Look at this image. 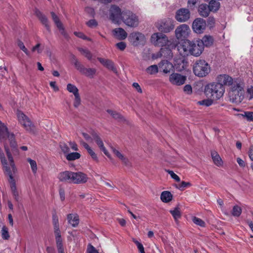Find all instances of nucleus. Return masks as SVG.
<instances>
[{
    "label": "nucleus",
    "mask_w": 253,
    "mask_h": 253,
    "mask_svg": "<svg viewBox=\"0 0 253 253\" xmlns=\"http://www.w3.org/2000/svg\"><path fill=\"white\" fill-rule=\"evenodd\" d=\"M5 151L8 158L9 165L7 164L6 160L4 157L3 153L0 150V158L1 163L3 165L5 173L9 176L8 181L10 183L11 190L13 196L16 201H18L19 199L18 192L17 190L15 181L13 178V175L16 172L17 169L15 167L13 157L9 151L8 148L5 146Z\"/></svg>",
    "instance_id": "f257e3e1"
},
{
    "label": "nucleus",
    "mask_w": 253,
    "mask_h": 253,
    "mask_svg": "<svg viewBox=\"0 0 253 253\" xmlns=\"http://www.w3.org/2000/svg\"><path fill=\"white\" fill-rule=\"evenodd\" d=\"M199 42V40L196 42L188 40L185 41L178 46V51L183 56L192 55L195 56H199L204 50L202 43Z\"/></svg>",
    "instance_id": "f03ea898"
},
{
    "label": "nucleus",
    "mask_w": 253,
    "mask_h": 253,
    "mask_svg": "<svg viewBox=\"0 0 253 253\" xmlns=\"http://www.w3.org/2000/svg\"><path fill=\"white\" fill-rule=\"evenodd\" d=\"M244 84L242 82L236 81L234 84L230 88L228 92L229 100L232 103H239L244 99Z\"/></svg>",
    "instance_id": "7ed1b4c3"
},
{
    "label": "nucleus",
    "mask_w": 253,
    "mask_h": 253,
    "mask_svg": "<svg viewBox=\"0 0 253 253\" xmlns=\"http://www.w3.org/2000/svg\"><path fill=\"white\" fill-rule=\"evenodd\" d=\"M225 88L221 84L216 83H211L205 87L206 95L213 99H218L224 94Z\"/></svg>",
    "instance_id": "20e7f679"
},
{
    "label": "nucleus",
    "mask_w": 253,
    "mask_h": 253,
    "mask_svg": "<svg viewBox=\"0 0 253 253\" xmlns=\"http://www.w3.org/2000/svg\"><path fill=\"white\" fill-rule=\"evenodd\" d=\"M211 67L209 64L204 60H198L193 66V72L195 75L199 77L206 76L210 72Z\"/></svg>",
    "instance_id": "39448f33"
},
{
    "label": "nucleus",
    "mask_w": 253,
    "mask_h": 253,
    "mask_svg": "<svg viewBox=\"0 0 253 253\" xmlns=\"http://www.w3.org/2000/svg\"><path fill=\"white\" fill-rule=\"evenodd\" d=\"M151 42L155 46L163 47L168 45L169 41L166 35L162 33H155L151 37Z\"/></svg>",
    "instance_id": "423d86ee"
},
{
    "label": "nucleus",
    "mask_w": 253,
    "mask_h": 253,
    "mask_svg": "<svg viewBox=\"0 0 253 253\" xmlns=\"http://www.w3.org/2000/svg\"><path fill=\"white\" fill-rule=\"evenodd\" d=\"M122 20L128 26L136 27L138 20L136 15L130 11H126L122 14Z\"/></svg>",
    "instance_id": "0eeeda50"
},
{
    "label": "nucleus",
    "mask_w": 253,
    "mask_h": 253,
    "mask_svg": "<svg viewBox=\"0 0 253 253\" xmlns=\"http://www.w3.org/2000/svg\"><path fill=\"white\" fill-rule=\"evenodd\" d=\"M157 27L162 33H169L174 29L173 21L169 18L164 19L157 23Z\"/></svg>",
    "instance_id": "6e6552de"
},
{
    "label": "nucleus",
    "mask_w": 253,
    "mask_h": 253,
    "mask_svg": "<svg viewBox=\"0 0 253 253\" xmlns=\"http://www.w3.org/2000/svg\"><path fill=\"white\" fill-rule=\"evenodd\" d=\"M191 30L186 24H182L178 26L175 31L176 38L178 40H184L189 36Z\"/></svg>",
    "instance_id": "1a4fd4ad"
},
{
    "label": "nucleus",
    "mask_w": 253,
    "mask_h": 253,
    "mask_svg": "<svg viewBox=\"0 0 253 253\" xmlns=\"http://www.w3.org/2000/svg\"><path fill=\"white\" fill-rule=\"evenodd\" d=\"M216 81L218 84L222 86H228L230 87L234 84L236 81H239L238 79L234 80L231 77L227 74H222L217 77Z\"/></svg>",
    "instance_id": "9d476101"
},
{
    "label": "nucleus",
    "mask_w": 253,
    "mask_h": 253,
    "mask_svg": "<svg viewBox=\"0 0 253 253\" xmlns=\"http://www.w3.org/2000/svg\"><path fill=\"white\" fill-rule=\"evenodd\" d=\"M190 17V12L188 9L181 8L177 10L175 14V19L179 22H185Z\"/></svg>",
    "instance_id": "9b49d317"
},
{
    "label": "nucleus",
    "mask_w": 253,
    "mask_h": 253,
    "mask_svg": "<svg viewBox=\"0 0 253 253\" xmlns=\"http://www.w3.org/2000/svg\"><path fill=\"white\" fill-rule=\"evenodd\" d=\"M206 27V21L201 18H198L194 20L192 23L193 30L198 34H201L204 32Z\"/></svg>",
    "instance_id": "f8f14e48"
},
{
    "label": "nucleus",
    "mask_w": 253,
    "mask_h": 253,
    "mask_svg": "<svg viewBox=\"0 0 253 253\" xmlns=\"http://www.w3.org/2000/svg\"><path fill=\"white\" fill-rule=\"evenodd\" d=\"M186 77L178 73H172L169 76V81L173 84L181 85L183 84Z\"/></svg>",
    "instance_id": "ddd939ff"
},
{
    "label": "nucleus",
    "mask_w": 253,
    "mask_h": 253,
    "mask_svg": "<svg viewBox=\"0 0 253 253\" xmlns=\"http://www.w3.org/2000/svg\"><path fill=\"white\" fill-rule=\"evenodd\" d=\"M124 12H121L118 6L112 5L110 9V18L113 21L118 22L120 19H122V14Z\"/></svg>",
    "instance_id": "4468645a"
},
{
    "label": "nucleus",
    "mask_w": 253,
    "mask_h": 253,
    "mask_svg": "<svg viewBox=\"0 0 253 253\" xmlns=\"http://www.w3.org/2000/svg\"><path fill=\"white\" fill-rule=\"evenodd\" d=\"M91 136L92 137V140L95 141L100 149L104 152L106 156L111 160L112 157L111 155L104 147L103 142L98 134L95 132H93L91 133Z\"/></svg>",
    "instance_id": "2eb2a0df"
},
{
    "label": "nucleus",
    "mask_w": 253,
    "mask_h": 253,
    "mask_svg": "<svg viewBox=\"0 0 253 253\" xmlns=\"http://www.w3.org/2000/svg\"><path fill=\"white\" fill-rule=\"evenodd\" d=\"M74 172L71 171H65L58 174V178L60 181L73 183Z\"/></svg>",
    "instance_id": "dca6fc26"
},
{
    "label": "nucleus",
    "mask_w": 253,
    "mask_h": 253,
    "mask_svg": "<svg viewBox=\"0 0 253 253\" xmlns=\"http://www.w3.org/2000/svg\"><path fill=\"white\" fill-rule=\"evenodd\" d=\"M80 73L85 76L93 78L96 73V69L93 68H85L83 64L77 70Z\"/></svg>",
    "instance_id": "f3484780"
},
{
    "label": "nucleus",
    "mask_w": 253,
    "mask_h": 253,
    "mask_svg": "<svg viewBox=\"0 0 253 253\" xmlns=\"http://www.w3.org/2000/svg\"><path fill=\"white\" fill-rule=\"evenodd\" d=\"M129 38L131 42L134 46H137L140 42L144 41L145 40L144 35L139 32L131 33Z\"/></svg>",
    "instance_id": "a211bd4d"
},
{
    "label": "nucleus",
    "mask_w": 253,
    "mask_h": 253,
    "mask_svg": "<svg viewBox=\"0 0 253 253\" xmlns=\"http://www.w3.org/2000/svg\"><path fill=\"white\" fill-rule=\"evenodd\" d=\"M87 175L82 172H74L73 183L74 184L84 183L87 181Z\"/></svg>",
    "instance_id": "6ab92c4d"
},
{
    "label": "nucleus",
    "mask_w": 253,
    "mask_h": 253,
    "mask_svg": "<svg viewBox=\"0 0 253 253\" xmlns=\"http://www.w3.org/2000/svg\"><path fill=\"white\" fill-rule=\"evenodd\" d=\"M35 14L41 22L45 26L47 30L50 31V26L48 24V20L46 16L38 9L35 8Z\"/></svg>",
    "instance_id": "aec40b11"
},
{
    "label": "nucleus",
    "mask_w": 253,
    "mask_h": 253,
    "mask_svg": "<svg viewBox=\"0 0 253 253\" xmlns=\"http://www.w3.org/2000/svg\"><path fill=\"white\" fill-rule=\"evenodd\" d=\"M97 59L104 67L115 73H117V70L115 67L114 63L112 61L100 57H98Z\"/></svg>",
    "instance_id": "412c9836"
},
{
    "label": "nucleus",
    "mask_w": 253,
    "mask_h": 253,
    "mask_svg": "<svg viewBox=\"0 0 253 253\" xmlns=\"http://www.w3.org/2000/svg\"><path fill=\"white\" fill-rule=\"evenodd\" d=\"M52 223L54 228L55 237L57 238L61 237V232L59 229L58 217L55 213L52 214Z\"/></svg>",
    "instance_id": "4be33fe9"
},
{
    "label": "nucleus",
    "mask_w": 253,
    "mask_h": 253,
    "mask_svg": "<svg viewBox=\"0 0 253 253\" xmlns=\"http://www.w3.org/2000/svg\"><path fill=\"white\" fill-rule=\"evenodd\" d=\"M159 67L165 73H169L173 68V65L168 60H163L159 64Z\"/></svg>",
    "instance_id": "5701e85b"
},
{
    "label": "nucleus",
    "mask_w": 253,
    "mask_h": 253,
    "mask_svg": "<svg viewBox=\"0 0 253 253\" xmlns=\"http://www.w3.org/2000/svg\"><path fill=\"white\" fill-rule=\"evenodd\" d=\"M162 57L168 59L171 58L172 57L171 50L166 46L161 48L160 51L158 53V57Z\"/></svg>",
    "instance_id": "b1692460"
},
{
    "label": "nucleus",
    "mask_w": 253,
    "mask_h": 253,
    "mask_svg": "<svg viewBox=\"0 0 253 253\" xmlns=\"http://www.w3.org/2000/svg\"><path fill=\"white\" fill-rule=\"evenodd\" d=\"M198 12L199 14L203 17H207L211 11L208 5L205 3L201 4L198 7Z\"/></svg>",
    "instance_id": "393cba45"
},
{
    "label": "nucleus",
    "mask_w": 253,
    "mask_h": 253,
    "mask_svg": "<svg viewBox=\"0 0 253 253\" xmlns=\"http://www.w3.org/2000/svg\"><path fill=\"white\" fill-rule=\"evenodd\" d=\"M113 34L114 37L121 40L125 39L127 37L126 32L121 28H116L113 30Z\"/></svg>",
    "instance_id": "a878e982"
},
{
    "label": "nucleus",
    "mask_w": 253,
    "mask_h": 253,
    "mask_svg": "<svg viewBox=\"0 0 253 253\" xmlns=\"http://www.w3.org/2000/svg\"><path fill=\"white\" fill-rule=\"evenodd\" d=\"M111 149L115 156L117 157L120 160H121L125 165H129V162L127 158L125 157L118 150L116 149L113 147H111Z\"/></svg>",
    "instance_id": "bb28decb"
},
{
    "label": "nucleus",
    "mask_w": 253,
    "mask_h": 253,
    "mask_svg": "<svg viewBox=\"0 0 253 253\" xmlns=\"http://www.w3.org/2000/svg\"><path fill=\"white\" fill-rule=\"evenodd\" d=\"M16 115L19 123L23 126H24V124H25V123H28L29 124V118L22 111L17 110Z\"/></svg>",
    "instance_id": "cd10ccee"
},
{
    "label": "nucleus",
    "mask_w": 253,
    "mask_h": 253,
    "mask_svg": "<svg viewBox=\"0 0 253 253\" xmlns=\"http://www.w3.org/2000/svg\"><path fill=\"white\" fill-rule=\"evenodd\" d=\"M50 13L52 19L53 20L55 25H56L57 27L61 31V33L63 34L64 32V29L62 23L60 21L58 17L53 12H51Z\"/></svg>",
    "instance_id": "c85d7f7f"
},
{
    "label": "nucleus",
    "mask_w": 253,
    "mask_h": 253,
    "mask_svg": "<svg viewBox=\"0 0 253 253\" xmlns=\"http://www.w3.org/2000/svg\"><path fill=\"white\" fill-rule=\"evenodd\" d=\"M67 219L69 224L73 227H76L79 223V216L77 215L69 214Z\"/></svg>",
    "instance_id": "c756f323"
},
{
    "label": "nucleus",
    "mask_w": 253,
    "mask_h": 253,
    "mask_svg": "<svg viewBox=\"0 0 253 253\" xmlns=\"http://www.w3.org/2000/svg\"><path fill=\"white\" fill-rule=\"evenodd\" d=\"M211 156L214 164L217 166H220L222 165L223 162L217 152L213 151L211 152Z\"/></svg>",
    "instance_id": "7c9ffc66"
},
{
    "label": "nucleus",
    "mask_w": 253,
    "mask_h": 253,
    "mask_svg": "<svg viewBox=\"0 0 253 253\" xmlns=\"http://www.w3.org/2000/svg\"><path fill=\"white\" fill-rule=\"evenodd\" d=\"M202 46H210L213 43V39L211 36H205L201 40H199Z\"/></svg>",
    "instance_id": "2f4dec72"
},
{
    "label": "nucleus",
    "mask_w": 253,
    "mask_h": 253,
    "mask_svg": "<svg viewBox=\"0 0 253 253\" xmlns=\"http://www.w3.org/2000/svg\"><path fill=\"white\" fill-rule=\"evenodd\" d=\"M220 2L216 0H210L209 2V7L212 12H216L220 8Z\"/></svg>",
    "instance_id": "473e14b6"
},
{
    "label": "nucleus",
    "mask_w": 253,
    "mask_h": 253,
    "mask_svg": "<svg viewBox=\"0 0 253 253\" xmlns=\"http://www.w3.org/2000/svg\"><path fill=\"white\" fill-rule=\"evenodd\" d=\"M10 134L8 131L7 128L3 123L0 125V138L5 139Z\"/></svg>",
    "instance_id": "72a5a7b5"
},
{
    "label": "nucleus",
    "mask_w": 253,
    "mask_h": 253,
    "mask_svg": "<svg viewBox=\"0 0 253 253\" xmlns=\"http://www.w3.org/2000/svg\"><path fill=\"white\" fill-rule=\"evenodd\" d=\"M172 196L169 191H163L161 195V199L163 202L168 203L172 199Z\"/></svg>",
    "instance_id": "f704fd0d"
},
{
    "label": "nucleus",
    "mask_w": 253,
    "mask_h": 253,
    "mask_svg": "<svg viewBox=\"0 0 253 253\" xmlns=\"http://www.w3.org/2000/svg\"><path fill=\"white\" fill-rule=\"evenodd\" d=\"M23 127L28 132L30 133H35L36 132L35 126L30 119L29 124L28 123H25V124H24Z\"/></svg>",
    "instance_id": "c9c22d12"
},
{
    "label": "nucleus",
    "mask_w": 253,
    "mask_h": 253,
    "mask_svg": "<svg viewBox=\"0 0 253 253\" xmlns=\"http://www.w3.org/2000/svg\"><path fill=\"white\" fill-rule=\"evenodd\" d=\"M169 212L172 214L176 222H177L178 219L181 216L180 209L178 207H175L173 210H170Z\"/></svg>",
    "instance_id": "e433bc0d"
},
{
    "label": "nucleus",
    "mask_w": 253,
    "mask_h": 253,
    "mask_svg": "<svg viewBox=\"0 0 253 253\" xmlns=\"http://www.w3.org/2000/svg\"><path fill=\"white\" fill-rule=\"evenodd\" d=\"M55 240L58 253H65L61 237L55 238Z\"/></svg>",
    "instance_id": "4c0bfd02"
},
{
    "label": "nucleus",
    "mask_w": 253,
    "mask_h": 253,
    "mask_svg": "<svg viewBox=\"0 0 253 253\" xmlns=\"http://www.w3.org/2000/svg\"><path fill=\"white\" fill-rule=\"evenodd\" d=\"M107 112L108 113L110 114V115L114 119L116 120H118L119 121H122L124 120V119L123 116H122L121 115H120L119 113L116 112V111H114L111 110H107Z\"/></svg>",
    "instance_id": "58836bf2"
},
{
    "label": "nucleus",
    "mask_w": 253,
    "mask_h": 253,
    "mask_svg": "<svg viewBox=\"0 0 253 253\" xmlns=\"http://www.w3.org/2000/svg\"><path fill=\"white\" fill-rule=\"evenodd\" d=\"M146 72L149 75L156 74L158 72V67L156 65H151L146 68Z\"/></svg>",
    "instance_id": "ea45409f"
},
{
    "label": "nucleus",
    "mask_w": 253,
    "mask_h": 253,
    "mask_svg": "<svg viewBox=\"0 0 253 253\" xmlns=\"http://www.w3.org/2000/svg\"><path fill=\"white\" fill-rule=\"evenodd\" d=\"M67 89L69 92L73 93L74 96L79 94V89L74 84H68L67 85Z\"/></svg>",
    "instance_id": "a19ab883"
},
{
    "label": "nucleus",
    "mask_w": 253,
    "mask_h": 253,
    "mask_svg": "<svg viewBox=\"0 0 253 253\" xmlns=\"http://www.w3.org/2000/svg\"><path fill=\"white\" fill-rule=\"evenodd\" d=\"M78 49L83 55H84L88 60H90L92 59V55L88 49H84L81 47H79Z\"/></svg>",
    "instance_id": "79ce46f5"
},
{
    "label": "nucleus",
    "mask_w": 253,
    "mask_h": 253,
    "mask_svg": "<svg viewBox=\"0 0 253 253\" xmlns=\"http://www.w3.org/2000/svg\"><path fill=\"white\" fill-rule=\"evenodd\" d=\"M81 155L77 152H73L68 154L66 155V159L68 161H74L80 158Z\"/></svg>",
    "instance_id": "37998d69"
},
{
    "label": "nucleus",
    "mask_w": 253,
    "mask_h": 253,
    "mask_svg": "<svg viewBox=\"0 0 253 253\" xmlns=\"http://www.w3.org/2000/svg\"><path fill=\"white\" fill-rule=\"evenodd\" d=\"M187 62H184L183 60L179 61V63L175 64V66L176 69L179 71H181L184 69L186 67Z\"/></svg>",
    "instance_id": "c03bdc74"
},
{
    "label": "nucleus",
    "mask_w": 253,
    "mask_h": 253,
    "mask_svg": "<svg viewBox=\"0 0 253 253\" xmlns=\"http://www.w3.org/2000/svg\"><path fill=\"white\" fill-rule=\"evenodd\" d=\"M1 237L4 240H8L9 238V234L8 228L6 226H3L1 231Z\"/></svg>",
    "instance_id": "a18cd8bd"
},
{
    "label": "nucleus",
    "mask_w": 253,
    "mask_h": 253,
    "mask_svg": "<svg viewBox=\"0 0 253 253\" xmlns=\"http://www.w3.org/2000/svg\"><path fill=\"white\" fill-rule=\"evenodd\" d=\"M242 212L241 208L238 206H235L233 208L232 214L234 216H239Z\"/></svg>",
    "instance_id": "49530a36"
},
{
    "label": "nucleus",
    "mask_w": 253,
    "mask_h": 253,
    "mask_svg": "<svg viewBox=\"0 0 253 253\" xmlns=\"http://www.w3.org/2000/svg\"><path fill=\"white\" fill-rule=\"evenodd\" d=\"M192 221L201 227H205L206 225L205 222L203 220L196 216L192 218Z\"/></svg>",
    "instance_id": "de8ad7c7"
},
{
    "label": "nucleus",
    "mask_w": 253,
    "mask_h": 253,
    "mask_svg": "<svg viewBox=\"0 0 253 253\" xmlns=\"http://www.w3.org/2000/svg\"><path fill=\"white\" fill-rule=\"evenodd\" d=\"M191 186V183L189 182L182 181L176 187L181 191H183L186 188Z\"/></svg>",
    "instance_id": "09e8293b"
},
{
    "label": "nucleus",
    "mask_w": 253,
    "mask_h": 253,
    "mask_svg": "<svg viewBox=\"0 0 253 253\" xmlns=\"http://www.w3.org/2000/svg\"><path fill=\"white\" fill-rule=\"evenodd\" d=\"M71 58L72 62L74 64L75 68H76L77 70H78L80 68V67L82 65V64L78 61L76 57L73 54H71Z\"/></svg>",
    "instance_id": "8fccbe9b"
},
{
    "label": "nucleus",
    "mask_w": 253,
    "mask_h": 253,
    "mask_svg": "<svg viewBox=\"0 0 253 253\" xmlns=\"http://www.w3.org/2000/svg\"><path fill=\"white\" fill-rule=\"evenodd\" d=\"M213 103V101L211 99H205L200 101H199L198 103L201 105H204L208 107L211 106Z\"/></svg>",
    "instance_id": "3c124183"
},
{
    "label": "nucleus",
    "mask_w": 253,
    "mask_h": 253,
    "mask_svg": "<svg viewBox=\"0 0 253 253\" xmlns=\"http://www.w3.org/2000/svg\"><path fill=\"white\" fill-rule=\"evenodd\" d=\"M28 161L29 162L32 171L34 173L36 172L37 170V163L35 161L31 159H28Z\"/></svg>",
    "instance_id": "603ef678"
},
{
    "label": "nucleus",
    "mask_w": 253,
    "mask_h": 253,
    "mask_svg": "<svg viewBox=\"0 0 253 253\" xmlns=\"http://www.w3.org/2000/svg\"><path fill=\"white\" fill-rule=\"evenodd\" d=\"M166 171L170 174V176L172 178L174 179L177 182H179L180 181V179L179 177L176 174L174 173V172L170 170L166 169Z\"/></svg>",
    "instance_id": "864d4df0"
},
{
    "label": "nucleus",
    "mask_w": 253,
    "mask_h": 253,
    "mask_svg": "<svg viewBox=\"0 0 253 253\" xmlns=\"http://www.w3.org/2000/svg\"><path fill=\"white\" fill-rule=\"evenodd\" d=\"M133 242L136 244L138 249L140 253H145L144 247L141 243L134 239H133Z\"/></svg>",
    "instance_id": "5fc2aeb1"
},
{
    "label": "nucleus",
    "mask_w": 253,
    "mask_h": 253,
    "mask_svg": "<svg viewBox=\"0 0 253 253\" xmlns=\"http://www.w3.org/2000/svg\"><path fill=\"white\" fill-rule=\"evenodd\" d=\"M81 98L80 94L75 95V99L74 101V106L75 108H78L81 104Z\"/></svg>",
    "instance_id": "6e6d98bb"
},
{
    "label": "nucleus",
    "mask_w": 253,
    "mask_h": 253,
    "mask_svg": "<svg viewBox=\"0 0 253 253\" xmlns=\"http://www.w3.org/2000/svg\"><path fill=\"white\" fill-rule=\"evenodd\" d=\"M6 138H8L9 141L10 145L11 147L14 148L16 146V142L14 140V135L13 134H11Z\"/></svg>",
    "instance_id": "4d7b16f0"
},
{
    "label": "nucleus",
    "mask_w": 253,
    "mask_h": 253,
    "mask_svg": "<svg viewBox=\"0 0 253 253\" xmlns=\"http://www.w3.org/2000/svg\"><path fill=\"white\" fill-rule=\"evenodd\" d=\"M215 19L213 17H209L207 19V25L210 28H212L214 26Z\"/></svg>",
    "instance_id": "13d9d810"
},
{
    "label": "nucleus",
    "mask_w": 253,
    "mask_h": 253,
    "mask_svg": "<svg viewBox=\"0 0 253 253\" xmlns=\"http://www.w3.org/2000/svg\"><path fill=\"white\" fill-rule=\"evenodd\" d=\"M18 45L20 47V48L23 50L27 55H29L30 53L27 49L26 48L24 43L21 41H18Z\"/></svg>",
    "instance_id": "bf43d9fd"
},
{
    "label": "nucleus",
    "mask_w": 253,
    "mask_h": 253,
    "mask_svg": "<svg viewBox=\"0 0 253 253\" xmlns=\"http://www.w3.org/2000/svg\"><path fill=\"white\" fill-rule=\"evenodd\" d=\"M60 146L62 151L64 153H67L69 152L70 149L66 144L62 143L60 144Z\"/></svg>",
    "instance_id": "052dcab7"
},
{
    "label": "nucleus",
    "mask_w": 253,
    "mask_h": 253,
    "mask_svg": "<svg viewBox=\"0 0 253 253\" xmlns=\"http://www.w3.org/2000/svg\"><path fill=\"white\" fill-rule=\"evenodd\" d=\"M245 117L248 121H253V112H246L243 115Z\"/></svg>",
    "instance_id": "680f3d73"
},
{
    "label": "nucleus",
    "mask_w": 253,
    "mask_h": 253,
    "mask_svg": "<svg viewBox=\"0 0 253 253\" xmlns=\"http://www.w3.org/2000/svg\"><path fill=\"white\" fill-rule=\"evenodd\" d=\"M88 153L90 155L91 158L96 161H98V158L97 156V155L95 154V153L93 151V150L90 148L89 150L87 151Z\"/></svg>",
    "instance_id": "e2e57ef3"
},
{
    "label": "nucleus",
    "mask_w": 253,
    "mask_h": 253,
    "mask_svg": "<svg viewBox=\"0 0 253 253\" xmlns=\"http://www.w3.org/2000/svg\"><path fill=\"white\" fill-rule=\"evenodd\" d=\"M117 47L121 51H123L126 47V45L125 42H121L116 44Z\"/></svg>",
    "instance_id": "0e129e2a"
},
{
    "label": "nucleus",
    "mask_w": 253,
    "mask_h": 253,
    "mask_svg": "<svg viewBox=\"0 0 253 253\" xmlns=\"http://www.w3.org/2000/svg\"><path fill=\"white\" fill-rule=\"evenodd\" d=\"M86 24L88 27L93 28L97 25V22L95 20L91 19L87 22Z\"/></svg>",
    "instance_id": "69168bd1"
},
{
    "label": "nucleus",
    "mask_w": 253,
    "mask_h": 253,
    "mask_svg": "<svg viewBox=\"0 0 253 253\" xmlns=\"http://www.w3.org/2000/svg\"><path fill=\"white\" fill-rule=\"evenodd\" d=\"M183 90L186 93L188 94H190L192 92V87L189 84H186V85H185V86L183 88Z\"/></svg>",
    "instance_id": "338daca9"
},
{
    "label": "nucleus",
    "mask_w": 253,
    "mask_h": 253,
    "mask_svg": "<svg viewBox=\"0 0 253 253\" xmlns=\"http://www.w3.org/2000/svg\"><path fill=\"white\" fill-rule=\"evenodd\" d=\"M87 253H98L95 248L91 245H89L87 250Z\"/></svg>",
    "instance_id": "774afa93"
}]
</instances>
